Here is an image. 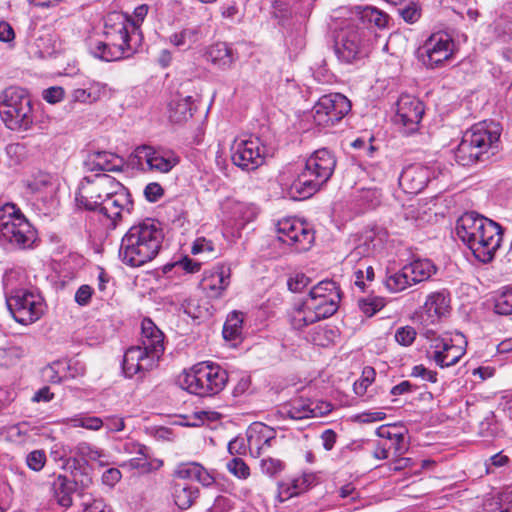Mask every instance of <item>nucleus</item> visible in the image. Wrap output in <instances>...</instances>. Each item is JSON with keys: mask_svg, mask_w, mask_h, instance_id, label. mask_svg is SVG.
<instances>
[{"mask_svg": "<svg viewBox=\"0 0 512 512\" xmlns=\"http://www.w3.org/2000/svg\"><path fill=\"white\" fill-rule=\"evenodd\" d=\"M104 41H91L89 50L93 57L111 62L129 58L136 53L140 35L133 29L130 16L118 11L104 18Z\"/></svg>", "mask_w": 512, "mask_h": 512, "instance_id": "1", "label": "nucleus"}, {"mask_svg": "<svg viewBox=\"0 0 512 512\" xmlns=\"http://www.w3.org/2000/svg\"><path fill=\"white\" fill-rule=\"evenodd\" d=\"M164 240L161 224L147 218L131 226L123 235L119 259L126 266L137 268L153 261L159 254Z\"/></svg>", "mask_w": 512, "mask_h": 512, "instance_id": "2", "label": "nucleus"}, {"mask_svg": "<svg viewBox=\"0 0 512 512\" xmlns=\"http://www.w3.org/2000/svg\"><path fill=\"white\" fill-rule=\"evenodd\" d=\"M458 238L483 263L492 261L502 243L501 226L476 212L464 213L456 224Z\"/></svg>", "mask_w": 512, "mask_h": 512, "instance_id": "3", "label": "nucleus"}, {"mask_svg": "<svg viewBox=\"0 0 512 512\" xmlns=\"http://www.w3.org/2000/svg\"><path fill=\"white\" fill-rule=\"evenodd\" d=\"M164 333L150 318L141 322L139 345L128 348L124 354L122 369L126 377H133L154 369L162 357Z\"/></svg>", "mask_w": 512, "mask_h": 512, "instance_id": "4", "label": "nucleus"}, {"mask_svg": "<svg viewBox=\"0 0 512 512\" xmlns=\"http://www.w3.org/2000/svg\"><path fill=\"white\" fill-rule=\"evenodd\" d=\"M501 127L493 121L474 124L464 132L454 150L455 161L461 166L485 162L499 150Z\"/></svg>", "mask_w": 512, "mask_h": 512, "instance_id": "5", "label": "nucleus"}, {"mask_svg": "<svg viewBox=\"0 0 512 512\" xmlns=\"http://www.w3.org/2000/svg\"><path fill=\"white\" fill-rule=\"evenodd\" d=\"M336 163L335 156L328 149H318L306 160L304 168L291 183L283 177L280 182L289 187L291 198L307 199L327 183L334 173Z\"/></svg>", "mask_w": 512, "mask_h": 512, "instance_id": "6", "label": "nucleus"}, {"mask_svg": "<svg viewBox=\"0 0 512 512\" xmlns=\"http://www.w3.org/2000/svg\"><path fill=\"white\" fill-rule=\"evenodd\" d=\"M228 382V373L219 364L206 361L194 365L180 378V386L201 397L220 393Z\"/></svg>", "mask_w": 512, "mask_h": 512, "instance_id": "7", "label": "nucleus"}, {"mask_svg": "<svg viewBox=\"0 0 512 512\" xmlns=\"http://www.w3.org/2000/svg\"><path fill=\"white\" fill-rule=\"evenodd\" d=\"M0 237L18 249L33 248L37 231L13 203L0 208Z\"/></svg>", "mask_w": 512, "mask_h": 512, "instance_id": "8", "label": "nucleus"}, {"mask_svg": "<svg viewBox=\"0 0 512 512\" xmlns=\"http://www.w3.org/2000/svg\"><path fill=\"white\" fill-rule=\"evenodd\" d=\"M6 280L5 297L7 308L20 324L28 325L39 320L46 309L43 297L35 290L10 287Z\"/></svg>", "mask_w": 512, "mask_h": 512, "instance_id": "9", "label": "nucleus"}, {"mask_svg": "<svg viewBox=\"0 0 512 512\" xmlns=\"http://www.w3.org/2000/svg\"><path fill=\"white\" fill-rule=\"evenodd\" d=\"M0 117L11 130L26 131L32 127V102L24 89L9 87L3 92Z\"/></svg>", "mask_w": 512, "mask_h": 512, "instance_id": "10", "label": "nucleus"}, {"mask_svg": "<svg viewBox=\"0 0 512 512\" xmlns=\"http://www.w3.org/2000/svg\"><path fill=\"white\" fill-rule=\"evenodd\" d=\"M426 338L429 341L427 358L440 368L456 365L466 353L467 341L462 333H456L451 337L427 331Z\"/></svg>", "mask_w": 512, "mask_h": 512, "instance_id": "11", "label": "nucleus"}, {"mask_svg": "<svg viewBox=\"0 0 512 512\" xmlns=\"http://www.w3.org/2000/svg\"><path fill=\"white\" fill-rule=\"evenodd\" d=\"M112 186H118V181L104 173L83 177L75 193L77 206L84 210L97 211Z\"/></svg>", "mask_w": 512, "mask_h": 512, "instance_id": "12", "label": "nucleus"}, {"mask_svg": "<svg viewBox=\"0 0 512 512\" xmlns=\"http://www.w3.org/2000/svg\"><path fill=\"white\" fill-rule=\"evenodd\" d=\"M455 52L453 38L445 32L431 34L417 50L418 60L428 69L442 67Z\"/></svg>", "mask_w": 512, "mask_h": 512, "instance_id": "13", "label": "nucleus"}, {"mask_svg": "<svg viewBox=\"0 0 512 512\" xmlns=\"http://www.w3.org/2000/svg\"><path fill=\"white\" fill-rule=\"evenodd\" d=\"M367 32L355 26L341 30L335 42V54L339 61L353 64L361 61L369 54L366 41Z\"/></svg>", "mask_w": 512, "mask_h": 512, "instance_id": "14", "label": "nucleus"}, {"mask_svg": "<svg viewBox=\"0 0 512 512\" xmlns=\"http://www.w3.org/2000/svg\"><path fill=\"white\" fill-rule=\"evenodd\" d=\"M351 110L349 99L340 93L323 95L312 108L314 123L330 127L339 122Z\"/></svg>", "mask_w": 512, "mask_h": 512, "instance_id": "15", "label": "nucleus"}, {"mask_svg": "<svg viewBox=\"0 0 512 512\" xmlns=\"http://www.w3.org/2000/svg\"><path fill=\"white\" fill-rule=\"evenodd\" d=\"M132 159L134 165L145 170L144 164H146V170L157 173H169L180 162L179 156L174 151L149 145L138 146Z\"/></svg>", "mask_w": 512, "mask_h": 512, "instance_id": "16", "label": "nucleus"}, {"mask_svg": "<svg viewBox=\"0 0 512 512\" xmlns=\"http://www.w3.org/2000/svg\"><path fill=\"white\" fill-rule=\"evenodd\" d=\"M264 146L257 137L237 138L231 146V160L244 171H253L264 163Z\"/></svg>", "mask_w": 512, "mask_h": 512, "instance_id": "17", "label": "nucleus"}, {"mask_svg": "<svg viewBox=\"0 0 512 512\" xmlns=\"http://www.w3.org/2000/svg\"><path fill=\"white\" fill-rule=\"evenodd\" d=\"M278 239L292 246L295 251L302 252L310 249L314 241L313 231L303 222L295 218H284L277 222Z\"/></svg>", "mask_w": 512, "mask_h": 512, "instance_id": "18", "label": "nucleus"}, {"mask_svg": "<svg viewBox=\"0 0 512 512\" xmlns=\"http://www.w3.org/2000/svg\"><path fill=\"white\" fill-rule=\"evenodd\" d=\"M97 211L106 219L107 225L115 228L126 211L130 213L132 201L127 189L118 182V186L110 187Z\"/></svg>", "mask_w": 512, "mask_h": 512, "instance_id": "19", "label": "nucleus"}, {"mask_svg": "<svg viewBox=\"0 0 512 512\" xmlns=\"http://www.w3.org/2000/svg\"><path fill=\"white\" fill-rule=\"evenodd\" d=\"M331 411L332 405L329 402L299 398L283 405L279 413L289 419L302 420L322 417L329 414Z\"/></svg>", "mask_w": 512, "mask_h": 512, "instance_id": "20", "label": "nucleus"}, {"mask_svg": "<svg viewBox=\"0 0 512 512\" xmlns=\"http://www.w3.org/2000/svg\"><path fill=\"white\" fill-rule=\"evenodd\" d=\"M423 115L424 105L419 99L407 94L399 97L395 121L403 126L405 134L410 135L418 130Z\"/></svg>", "mask_w": 512, "mask_h": 512, "instance_id": "21", "label": "nucleus"}, {"mask_svg": "<svg viewBox=\"0 0 512 512\" xmlns=\"http://www.w3.org/2000/svg\"><path fill=\"white\" fill-rule=\"evenodd\" d=\"M229 285L230 269L225 266H214L206 270L200 282L202 291L211 299L222 297Z\"/></svg>", "mask_w": 512, "mask_h": 512, "instance_id": "22", "label": "nucleus"}, {"mask_svg": "<svg viewBox=\"0 0 512 512\" xmlns=\"http://www.w3.org/2000/svg\"><path fill=\"white\" fill-rule=\"evenodd\" d=\"M434 176V171L427 166L413 164L405 169L399 176V185L404 192L417 194L421 192Z\"/></svg>", "mask_w": 512, "mask_h": 512, "instance_id": "23", "label": "nucleus"}, {"mask_svg": "<svg viewBox=\"0 0 512 512\" xmlns=\"http://www.w3.org/2000/svg\"><path fill=\"white\" fill-rule=\"evenodd\" d=\"M246 436L249 451L254 456H260L276 443L275 430L260 422L251 424Z\"/></svg>", "mask_w": 512, "mask_h": 512, "instance_id": "24", "label": "nucleus"}, {"mask_svg": "<svg viewBox=\"0 0 512 512\" xmlns=\"http://www.w3.org/2000/svg\"><path fill=\"white\" fill-rule=\"evenodd\" d=\"M84 165L89 171H122L124 160L122 157L108 151H94L89 153Z\"/></svg>", "mask_w": 512, "mask_h": 512, "instance_id": "25", "label": "nucleus"}, {"mask_svg": "<svg viewBox=\"0 0 512 512\" xmlns=\"http://www.w3.org/2000/svg\"><path fill=\"white\" fill-rule=\"evenodd\" d=\"M205 57L218 69L228 70L238 59V54L227 43L218 42L207 48Z\"/></svg>", "mask_w": 512, "mask_h": 512, "instance_id": "26", "label": "nucleus"}, {"mask_svg": "<svg viewBox=\"0 0 512 512\" xmlns=\"http://www.w3.org/2000/svg\"><path fill=\"white\" fill-rule=\"evenodd\" d=\"M29 190L50 206L55 204V196L58 189L55 178L48 173H38L28 183Z\"/></svg>", "mask_w": 512, "mask_h": 512, "instance_id": "27", "label": "nucleus"}, {"mask_svg": "<svg viewBox=\"0 0 512 512\" xmlns=\"http://www.w3.org/2000/svg\"><path fill=\"white\" fill-rule=\"evenodd\" d=\"M177 481L196 480L205 487L214 484L215 479L201 464L197 462H188L179 464L175 471Z\"/></svg>", "mask_w": 512, "mask_h": 512, "instance_id": "28", "label": "nucleus"}, {"mask_svg": "<svg viewBox=\"0 0 512 512\" xmlns=\"http://www.w3.org/2000/svg\"><path fill=\"white\" fill-rule=\"evenodd\" d=\"M317 478L313 473H303L297 477L282 482L279 485V495L282 500L298 496L316 484Z\"/></svg>", "mask_w": 512, "mask_h": 512, "instance_id": "29", "label": "nucleus"}, {"mask_svg": "<svg viewBox=\"0 0 512 512\" xmlns=\"http://www.w3.org/2000/svg\"><path fill=\"white\" fill-rule=\"evenodd\" d=\"M450 302V293L446 289H442L430 293L426 297L423 308L429 317L440 319L450 313Z\"/></svg>", "mask_w": 512, "mask_h": 512, "instance_id": "30", "label": "nucleus"}, {"mask_svg": "<svg viewBox=\"0 0 512 512\" xmlns=\"http://www.w3.org/2000/svg\"><path fill=\"white\" fill-rule=\"evenodd\" d=\"M312 305L305 298L300 304L295 305L289 312V321L296 330H302L305 327L322 320Z\"/></svg>", "mask_w": 512, "mask_h": 512, "instance_id": "31", "label": "nucleus"}, {"mask_svg": "<svg viewBox=\"0 0 512 512\" xmlns=\"http://www.w3.org/2000/svg\"><path fill=\"white\" fill-rule=\"evenodd\" d=\"M110 89L107 84L97 81L89 82L86 88L72 90L70 99L75 103L93 104L109 95Z\"/></svg>", "mask_w": 512, "mask_h": 512, "instance_id": "32", "label": "nucleus"}, {"mask_svg": "<svg viewBox=\"0 0 512 512\" xmlns=\"http://www.w3.org/2000/svg\"><path fill=\"white\" fill-rule=\"evenodd\" d=\"M194 110L192 96L177 95L168 104L169 119L173 123L186 122L192 117Z\"/></svg>", "mask_w": 512, "mask_h": 512, "instance_id": "33", "label": "nucleus"}, {"mask_svg": "<svg viewBox=\"0 0 512 512\" xmlns=\"http://www.w3.org/2000/svg\"><path fill=\"white\" fill-rule=\"evenodd\" d=\"M74 457L87 464L89 461L98 463L99 466L105 467L110 464L109 455L102 449L92 445L86 441H80L73 446Z\"/></svg>", "mask_w": 512, "mask_h": 512, "instance_id": "34", "label": "nucleus"}, {"mask_svg": "<svg viewBox=\"0 0 512 512\" xmlns=\"http://www.w3.org/2000/svg\"><path fill=\"white\" fill-rule=\"evenodd\" d=\"M412 285L429 280L437 273V266L427 258H418L405 265Z\"/></svg>", "mask_w": 512, "mask_h": 512, "instance_id": "35", "label": "nucleus"}, {"mask_svg": "<svg viewBox=\"0 0 512 512\" xmlns=\"http://www.w3.org/2000/svg\"><path fill=\"white\" fill-rule=\"evenodd\" d=\"M50 455L54 461H61L62 468L70 470L76 478V472L82 468V463L77 457H74L73 447L63 442H57L51 447Z\"/></svg>", "mask_w": 512, "mask_h": 512, "instance_id": "36", "label": "nucleus"}, {"mask_svg": "<svg viewBox=\"0 0 512 512\" xmlns=\"http://www.w3.org/2000/svg\"><path fill=\"white\" fill-rule=\"evenodd\" d=\"M172 496L180 509H188L199 497V488L189 481H175Z\"/></svg>", "mask_w": 512, "mask_h": 512, "instance_id": "37", "label": "nucleus"}, {"mask_svg": "<svg viewBox=\"0 0 512 512\" xmlns=\"http://www.w3.org/2000/svg\"><path fill=\"white\" fill-rule=\"evenodd\" d=\"M75 481H71L65 475H58L52 484V489L54 493V497L57 503L65 508H68L72 505V494L75 489V484L77 483V477Z\"/></svg>", "mask_w": 512, "mask_h": 512, "instance_id": "38", "label": "nucleus"}, {"mask_svg": "<svg viewBox=\"0 0 512 512\" xmlns=\"http://www.w3.org/2000/svg\"><path fill=\"white\" fill-rule=\"evenodd\" d=\"M340 296L331 294V297L311 296L308 295L306 299L312 305L311 307L316 310L322 319L332 316L339 307Z\"/></svg>", "mask_w": 512, "mask_h": 512, "instance_id": "39", "label": "nucleus"}, {"mask_svg": "<svg viewBox=\"0 0 512 512\" xmlns=\"http://www.w3.org/2000/svg\"><path fill=\"white\" fill-rule=\"evenodd\" d=\"M201 37V31L198 27L184 28L169 36V42L182 50H187L196 44Z\"/></svg>", "mask_w": 512, "mask_h": 512, "instance_id": "40", "label": "nucleus"}, {"mask_svg": "<svg viewBox=\"0 0 512 512\" xmlns=\"http://www.w3.org/2000/svg\"><path fill=\"white\" fill-rule=\"evenodd\" d=\"M243 314L237 311L231 312L223 326V337L226 341L238 342L242 337Z\"/></svg>", "mask_w": 512, "mask_h": 512, "instance_id": "41", "label": "nucleus"}, {"mask_svg": "<svg viewBox=\"0 0 512 512\" xmlns=\"http://www.w3.org/2000/svg\"><path fill=\"white\" fill-rule=\"evenodd\" d=\"M358 14L363 24L376 26L378 28L386 27L389 20L387 14L372 6L361 7Z\"/></svg>", "mask_w": 512, "mask_h": 512, "instance_id": "42", "label": "nucleus"}, {"mask_svg": "<svg viewBox=\"0 0 512 512\" xmlns=\"http://www.w3.org/2000/svg\"><path fill=\"white\" fill-rule=\"evenodd\" d=\"M384 285L388 291L392 293L401 292L408 287L412 286L411 280L405 266L397 272L387 275Z\"/></svg>", "mask_w": 512, "mask_h": 512, "instance_id": "43", "label": "nucleus"}, {"mask_svg": "<svg viewBox=\"0 0 512 512\" xmlns=\"http://www.w3.org/2000/svg\"><path fill=\"white\" fill-rule=\"evenodd\" d=\"M225 208L230 210L231 218L236 221L249 222L255 216L252 206L239 201H228Z\"/></svg>", "mask_w": 512, "mask_h": 512, "instance_id": "44", "label": "nucleus"}, {"mask_svg": "<svg viewBox=\"0 0 512 512\" xmlns=\"http://www.w3.org/2000/svg\"><path fill=\"white\" fill-rule=\"evenodd\" d=\"M59 363L65 380L82 377L86 373L85 363L78 358L59 360Z\"/></svg>", "mask_w": 512, "mask_h": 512, "instance_id": "45", "label": "nucleus"}, {"mask_svg": "<svg viewBox=\"0 0 512 512\" xmlns=\"http://www.w3.org/2000/svg\"><path fill=\"white\" fill-rule=\"evenodd\" d=\"M382 193L377 187L362 188L358 191L356 199L365 208H374L381 202Z\"/></svg>", "mask_w": 512, "mask_h": 512, "instance_id": "46", "label": "nucleus"}, {"mask_svg": "<svg viewBox=\"0 0 512 512\" xmlns=\"http://www.w3.org/2000/svg\"><path fill=\"white\" fill-rule=\"evenodd\" d=\"M393 5H401L399 13L402 18L408 23H414L420 17V12L417 8V0H388Z\"/></svg>", "mask_w": 512, "mask_h": 512, "instance_id": "47", "label": "nucleus"}, {"mask_svg": "<svg viewBox=\"0 0 512 512\" xmlns=\"http://www.w3.org/2000/svg\"><path fill=\"white\" fill-rule=\"evenodd\" d=\"M485 512H512V491L503 498L489 499L484 503Z\"/></svg>", "mask_w": 512, "mask_h": 512, "instance_id": "48", "label": "nucleus"}, {"mask_svg": "<svg viewBox=\"0 0 512 512\" xmlns=\"http://www.w3.org/2000/svg\"><path fill=\"white\" fill-rule=\"evenodd\" d=\"M358 305L365 315L371 317L385 306V302L383 298L368 296L359 299Z\"/></svg>", "mask_w": 512, "mask_h": 512, "instance_id": "49", "label": "nucleus"}, {"mask_svg": "<svg viewBox=\"0 0 512 512\" xmlns=\"http://www.w3.org/2000/svg\"><path fill=\"white\" fill-rule=\"evenodd\" d=\"M494 308L497 314H512V287L505 289L496 297Z\"/></svg>", "mask_w": 512, "mask_h": 512, "instance_id": "50", "label": "nucleus"}, {"mask_svg": "<svg viewBox=\"0 0 512 512\" xmlns=\"http://www.w3.org/2000/svg\"><path fill=\"white\" fill-rule=\"evenodd\" d=\"M331 294L340 296L339 288L336 282L324 280L313 286L309 292L311 296L331 297Z\"/></svg>", "mask_w": 512, "mask_h": 512, "instance_id": "51", "label": "nucleus"}, {"mask_svg": "<svg viewBox=\"0 0 512 512\" xmlns=\"http://www.w3.org/2000/svg\"><path fill=\"white\" fill-rule=\"evenodd\" d=\"M375 370L372 367H365L362 376L353 385V390L356 395L363 396L367 388L371 385L375 378Z\"/></svg>", "mask_w": 512, "mask_h": 512, "instance_id": "52", "label": "nucleus"}, {"mask_svg": "<svg viewBox=\"0 0 512 512\" xmlns=\"http://www.w3.org/2000/svg\"><path fill=\"white\" fill-rule=\"evenodd\" d=\"M226 467L238 479L245 480L250 476L249 466L239 457H234L228 461Z\"/></svg>", "mask_w": 512, "mask_h": 512, "instance_id": "53", "label": "nucleus"}, {"mask_svg": "<svg viewBox=\"0 0 512 512\" xmlns=\"http://www.w3.org/2000/svg\"><path fill=\"white\" fill-rule=\"evenodd\" d=\"M416 330L412 326H403L396 330L395 341L402 346H410L416 338Z\"/></svg>", "mask_w": 512, "mask_h": 512, "instance_id": "54", "label": "nucleus"}, {"mask_svg": "<svg viewBox=\"0 0 512 512\" xmlns=\"http://www.w3.org/2000/svg\"><path fill=\"white\" fill-rule=\"evenodd\" d=\"M46 463V454L43 450H34L30 452L26 457L27 466L36 472L43 469Z\"/></svg>", "mask_w": 512, "mask_h": 512, "instance_id": "55", "label": "nucleus"}, {"mask_svg": "<svg viewBox=\"0 0 512 512\" xmlns=\"http://www.w3.org/2000/svg\"><path fill=\"white\" fill-rule=\"evenodd\" d=\"M43 375L50 383L53 384H58L65 380L62 370L60 369L59 360L45 367Z\"/></svg>", "mask_w": 512, "mask_h": 512, "instance_id": "56", "label": "nucleus"}, {"mask_svg": "<svg viewBox=\"0 0 512 512\" xmlns=\"http://www.w3.org/2000/svg\"><path fill=\"white\" fill-rule=\"evenodd\" d=\"M260 468L262 473L268 476H275L283 469V463L274 458H264L261 460Z\"/></svg>", "mask_w": 512, "mask_h": 512, "instance_id": "57", "label": "nucleus"}, {"mask_svg": "<svg viewBox=\"0 0 512 512\" xmlns=\"http://www.w3.org/2000/svg\"><path fill=\"white\" fill-rule=\"evenodd\" d=\"M392 438H393L392 441H384V442L388 445V448L390 451H393L394 454L397 456H401L408 449V445L405 440V435L400 432L397 435H394V437H392Z\"/></svg>", "mask_w": 512, "mask_h": 512, "instance_id": "58", "label": "nucleus"}, {"mask_svg": "<svg viewBox=\"0 0 512 512\" xmlns=\"http://www.w3.org/2000/svg\"><path fill=\"white\" fill-rule=\"evenodd\" d=\"M93 293L94 290L90 285L83 284L77 289L74 300L79 306H87L91 301Z\"/></svg>", "mask_w": 512, "mask_h": 512, "instance_id": "59", "label": "nucleus"}, {"mask_svg": "<svg viewBox=\"0 0 512 512\" xmlns=\"http://www.w3.org/2000/svg\"><path fill=\"white\" fill-rule=\"evenodd\" d=\"M64 96L65 91L60 86L49 87L42 92L43 99L50 104H56L62 101Z\"/></svg>", "mask_w": 512, "mask_h": 512, "instance_id": "60", "label": "nucleus"}, {"mask_svg": "<svg viewBox=\"0 0 512 512\" xmlns=\"http://www.w3.org/2000/svg\"><path fill=\"white\" fill-rule=\"evenodd\" d=\"M411 375L431 383L437 382V372L426 368L422 364L414 366Z\"/></svg>", "mask_w": 512, "mask_h": 512, "instance_id": "61", "label": "nucleus"}, {"mask_svg": "<svg viewBox=\"0 0 512 512\" xmlns=\"http://www.w3.org/2000/svg\"><path fill=\"white\" fill-rule=\"evenodd\" d=\"M310 283V279L304 274H296L294 277H291L288 280V288L292 292H300L302 291L308 284Z\"/></svg>", "mask_w": 512, "mask_h": 512, "instance_id": "62", "label": "nucleus"}, {"mask_svg": "<svg viewBox=\"0 0 512 512\" xmlns=\"http://www.w3.org/2000/svg\"><path fill=\"white\" fill-rule=\"evenodd\" d=\"M181 307H182L184 313L193 319H197L201 316V308L195 299H192V298L185 299L182 302Z\"/></svg>", "mask_w": 512, "mask_h": 512, "instance_id": "63", "label": "nucleus"}, {"mask_svg": "<svg viewBox=\"0 0 512 512\" xmlns=\"http://www.w3.org/2000/svg\"><path fill=\"white\" fill-rule=\"evenodd\" d=\"M163 193V188L156 182L149 183L144 189V195L150 202L158 201Z\"/></svg>", "mask_w": 512, "mask_h": 512, "instance_id": "64", "label": "nucleus"}]
</instances>
